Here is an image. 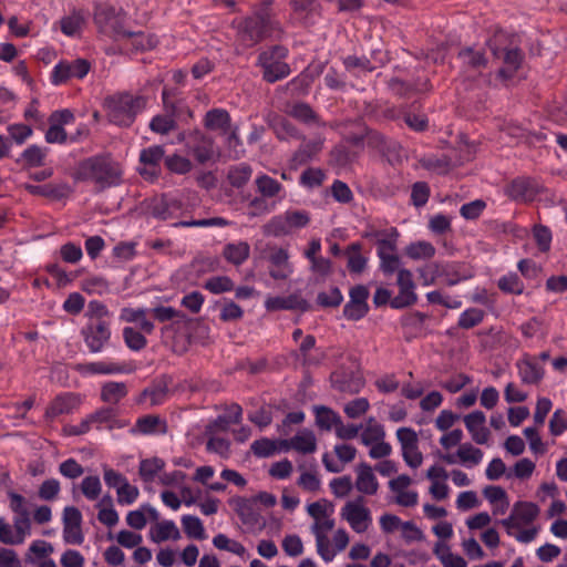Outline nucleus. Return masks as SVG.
Here are the masks:
<instances>
[{
    "mask_svg": "<svg viewBox=\"0 0 567 567\" xmlns=\"http://www.w3.org/2000/svg\"><path fill=\"white\" fill-rule=\"evenodd\" d=\"M539 513L540 508L537 504L518 501L512 506L509 515L498 523L509 537L518 543L529 544L537 538L540 532V527L536 524Z\"/></svg>",
    "mask_w": 567,
    "mask_h": 567,
    "instance_id": "nucleus-1",
    "label": "nucleus"
},
{
    "mask_svg": "<svg viewBox=\"0 0 567 567\" xmlns=\"http://www.w3.org/2000/svg\"><path fill=\"white\" fill-rule=\"evenodd\" d=\"M147 97L130 91L116 92L104 99L103 107L107 121L120 127H130L147 105Z\"/></svg>",
    "mask_w": 567,
    "mask_h": 567,
    "instance_id": "nucleus-2",
    "label": "nucleus"
},
{
    "mask_svg": "<svg viewBox=\"0 0 567 567\" xmlns=\"http://www.w3.org/2000/svg\"><path fill=\"white\" fill-rule=\"evenodd\" d=\"M122 172L109 156L95 155L81 161L73 178L78 182H93L100 189L116 186L121 182Z\"/></svg>",
    "mask_w": 567,
    "mask_h": 567,
    "instance_id": "nucleus-3",
    "label": "nucleus"
},
{
    "mask_svg": "<svg viewBox=\"0 0 567 567\" xmlns=\"http://www.w3.org/2000/svg\"><path fill=\"white\" fill-rule=\"evenodd\" d=\"M128 424V420L118 417L114 406L104 405L87 414L79 424L64 425L62 432L65 436H81L87 434L92 429L113 431L124 429Z\"/></svg>",
    "mask_w": 567,
    "mask_h": 567,
    "instance_id": "nucleus-4",
    "label": "nucleus"
},
{
    "mask_svg": "<svg viewBox=\"0 0 567 567\" xmlns=\"http://www.w3.org/2000/svg\"><path fill=\"white\" fill-rule=\"evenodd\" d=\"M307 512L313 520L310 528L315 536L316 545L322 547L323 537L334 527L333 505L326 499H320L309 504Z\"/></svg>",
    "mask_w": 567,
    "mask_h": 567,
    "instance_id": "nucleus-5",
    "label": "nucleus"
},
{
    "mask_svg": "<svg viewBox=\"0 0 567 567\" xmlns=\"http://www.w3.org/2000/svg\"><path fill=\"white\" fill-rule=\"evenodd\" d=\"M340 517L358 534L368 532L373 523L372 513L362 496L346 502L340 509Z\"/></svg>",
    "mask_w": 567,
    "mask_h": 567,
    "instance_id": "nucleus-6",
    "label": "nucleus"
},
{
    "mask_svg": "<svg viewBox=\"0 0 567 567\" xmlns=\"http://www.w3.org/2000/svg\"><path fill=\"white\" fill-rule=\"evenodd\" d=\"M93 19L99 31L114 40L125 33L124 18L113 6L96 4Z\"/></svg>",
    "mask_w": 567,
    "mask_h": 567,
    "instance_id": "nucleus-7",
    "label": "nucleus"
},
{
    "mask_svg": "<svg viewBox=\"0 0 567 567\" xmlns=\"http://www.w3.org/2000/svg\"><path fill=\"white\" fill-rule=\"evenodd\" d=\"M310 216L305 210H287L284 214L272 217L266 225V231L272 236H286L293 230L306 227Z\"/></svg>",
    "mask_w": 567,
    "mask_h": 567,
    "instance_id": "nucleus-8",
    "label": "nucleus"
},
{
    "mask_svg": "<svg viewBox=\"0 0 567 567\" xmlns=\"http://www.w3.org/2000/svg\"><path fill=\"white\" fill-rule=\"evenodd\" d=\"M286 55L287 50L284 47H274L260 54L259 64L264 70V78L268 82H276L289 74L290 69L284 62Z\"/></svg>",
    "mask_w": 567,
    "mask_h": 567,
    "instance_id": "nucleus-9",
    "label": "nucleus"
},
{
    "mask_svg": "<svg viewBox=\"0 0 567 567\" xmlns=\"http://www.w3.org/2000/svg\"><path fill=\"white\" fill-rule=\"evenodd\" d=\"M90 70L91 63L86 59L61 60L53 66L50 81L53 85H61L72 79L82 80Z\"/></svg>",
    "mask_w": 567,
    "mask_h": 567,
    "instance_id": "nucleus-10",
    "label": "nucleus"
},
{
    "mask_svg": "<svg viewBox=\"0 0 567 567\" xmlns=\"http://www.w3.org/2000/svg\"><path fill=\"white\" fill-rule=\"evenodd\" d=\"M396 437L401 445V454L411 468H417L423 463V454L419 449V437L416 432L410 427H400L396 431Z\"/></svg>",
    "mask_w": 567,
    "mask_h": 567,
    "instance_id": "nucleus-11",
    "label": "nucleus"
},
{
    "mask_svg": "<svg viewBox=\"0 0 567 567\" xmlns=\"http://www.w3.org/2000/svg\"><path fill=\"white\" fill-rule=\"evenodd\" d=\"M82 334L85 346L92 353L102 352L111 339L109 321H89L83 328Z\"/></svg>",
    "mask_w": 567,
    "mask_h": 567,
    "instance_id": "nucleus-12",
    "label": "nucleus"
},
{
    "mask_svg": "<svg viewBox=\"0 0 567 567\" xmlns=\"http://www.w3.org/2000/svg\"><path fill=\"white\" fill-rule=\"evenodd\" d=\"M396 285L399 288L398 295L392 298L391 307L394 309H402L414 305L417 300L415 293V282L413 274L409 269L399 270L396 275Z\"/></svg>",
    "mask_w": 567,
    "mask_h": 567,
    "instance_id": "nucleus-13",
    "label": "nucleus"
},
{
    "mask_svg": "<svg viewBox=\"0 0 567 567\" xmlns=\"http://www.w3.org/2000/svg\"><path fill=\"white\" fill-rule=\"evenodd\" d=\"M81 403L82 399L80 394L74 392H62L54 396L47 406L44 419L48 422H53L60 415L71 414L76 411Z\"/></svg>",
    "mask_w": 567,
    "mask_h": 567,
    "instance_id": "nucleus-14",
    "label": "nucleus"
},
{
    "mask_svg": "<svg viewBox=\"0 0 567 567\" xmlns=\"http://www.w3.org/2000/svg\"><path fill=\"white\" fill-rule=\"evenodd\" d=\"M73 369L83 378H91L95 375H115L126 372L125 364L113 361L112 359L76 363L74 364Z\"/></svg>",
    "mask_w": 567,
    "mask_h": 567,
    "instance_id": "nucleus-15",
    "label": "nucleus"
},
{
    "mask_svg": "<svg viewBox=\"0 0 567 567\" xmlns=\"http://www.w3.org/2000/svg\"><path fill=\"white\" fill-rule=\"evenodd\" d=\"M484 453L481 449L470 442L460 444L455 453H446L441 460L446 464H461L464 467L473 468L481 464Z\"/></svg>",
    "mask_w": 567,
    "mask_h": 567,
    "instance_id": "nucleus-16",
    "label": "nucleus"
},
{
    "mask_svg": "<svg viewBox=\"0 0 567 567\" xmlns=\"http://www.w3.org/2000/svg\"><path fill=\"white\" fill-rule=\"evenodd\" d=\"M377 244V255L398 252L399 231L395 227L378 229L373 226L367 228L363 235Z\"/></svg>",
    "mask_w": 567,
    "mask_h": 567,
    "instance_id": "nucleus-17",
    "label": "nucleus"
},
{
    "mask_svg": "<svg viewBox=\"0 0 567 567\" xmlns=\"http://www.w3.org/2000/svg\"><path fill=\"white\" fill-rule=\"evenodd\" d=\"M350 537L344 528H339L334 532L332 539L328 538V535L322 539V547L316 545L318 555L323 561L330 563L336 556L343 551L349 545Z\"/></svg>",
    "mask_w": 567,
    "mask_h": 567,
    "instance_id": "nucleus-18",
    "label": "nucleus"
},
{
    "mask_svg": "<svg viewBox=\"0 0 567 567\" xmlns=\"http://www.w3.org/2000/svg\"><path fill=\"white\" fill-rule=\"evenodd\" d=\"M189 153L199 164L214 162L218 155L214 141L210 136L196 133L188 142Z\"/></svg>",
    "mask_w": 567,
    "mask_h": 567,
    "instance_id": "nucleus-19",
    "label": "nucleus"
},
{
    "mask_svg": "<svg viewBox=\"0 0 567 567\" xmlns=\"http://www.w3.org/2000/svg\"><path fill=\"white\" fill-rule=\"evenodd\" d=\"M333 453L337 458L331 454L326 453L322 456V463L328 472L339 473L343 470L344 465L352 462L357 455V449L349 443L336 444Z\"/></svg>",
    "mask_w": 567,
    "mask_h": 567,
    "instance_id": "nucleus-20",
    "label": "nucleus"
},
{
    "mask_svg": "<svg viewBox=\"0 0 567 567\" xmlns=\"http://www.w3.org/2000/svg\"><path fill=\"white\" fill-rule=\"evenodd\" d=\"M412 478L405 474L389 482V488L395 496V503L400 506L412 507L417 504L419 494L416 491L410 489Z\"/></svg>",
    "mask_w": 567,
    "mask_h": 567,
    "instance_id": "nucleus-21",
    "label": "nucleus"
},
{
    "mask_svg": "<svg viewBox=\"0 0 567 567\" xmlns=\"http://www.w3.org/2000/svg\"><path fill=\"white\" fill-rule=\"evenodd\" d=\"M369 290L367 287L359 285L350 290V300L344 306L343 313L350 320H359L363 318L368 310Z\"/></svg>",
    "mask_w": 567,
    "mask_h": 567,
    "instance_id": "nucleus-22",
    "label": "nucleus"
},
{
    "mask_svg": "<svg viewBox=\"0 0 567 567\" xmlns=\"http://www.w3.org/2000/svg\"><path fill=\"white\" fill-rule=\"evenodd\" d=\"M166 432V420L155 414H146L137 417L135 424L128 430V433L132 436L162 435L165 434Z\"/></svg>",
    "mask_w": 567,
    "mask_h": 567,
    "instance_id": "nucleus-23",
    "label": "nucleus"
},
{
    "mask_svg": "<svg viewBox=\"0 0 567 567\" xmlns=\"http://www.w3.org/2000/svg\"><path fill=\"white\" fill-rule=\"evenodd\" d=\"M285 453L290 450L299 454H312L317 450V437L309 429L299 430L291 439L281 440Z\"/></svg>",
    "mask_w": 567,
    "mask_h": 567,
    "instance_id": "nucleus-24",
    "label": "nucleus"
},
{
    "mask_svg": "<svg viewBox=\"0 0 567 567\" xmlns=\"http://www.w3.org/2000/svg\"><path fill=\"white\" fill-rule=\"evenodd\" d=\"M464 425L472 440L480 445L487 444L491 432L486 426V416L482 411H474L463 417Z\"/></svg>",
    "mask_w": 567,
    "mask_h": 567,
    "instance_id": "nucleus-25",
    "label": "nucleus"
},
{
    "mask_svg": "<svg viewBox=\"0 0 567 567\" xmlns=\"http://www.w3.org/2000/svg\"><path fill=\"white\" fill-rule=\"evenodd\" d=\"M293 272L289 252L285 248H274L269 254V274L274 279H287Z\"/></svg>",
    "mask_w": 567,
    "mask_h": 567,
    "instance_id": "nucleus-26",
    "label": "nucleus"
},
{
    "mask_svg": "<svg viewBox=\"0 0 567 567\" xmlns=\"http://www.w3.org/2000/svg\"><path fill=\"white\" fill-rule=\"evenodd\" d=\"M25 190L33 196H41L52 200H61L71 193V187L66 182L47 183L43 185L25 184Z\"/></svg>",
    "mask_w": 567,
    "mask_h": 567,
    "instance_id": "nucleus-27",
    "label": "nucleus"
},
{
    "mask_svg": "<svg viewBox=\"0 0 567 567\" xmlns=\"http://www.w3.org/2000/svg\"><path fill=\"white\" fill-rule=\"evenodd\" d=\"M49 148L37 144H31L22 151L16 163L23 169L38 168L45 165Z\"/></svg>",
    "mask_w": 567,
    "mask_h": 567,
    "instance_id": "nucleus-28",
    "label": "nucleus"
},
{
    "mask_svg": "<svg viewBox=\"0 0 567 567\" xmlns=\"http://www.w3.org/2000/svg\"><path fill=\"white\" fill-rule=\"evenodd\" d=\"M354 487L363 495H375L379 489V482L373 468L367 463H360L355 467Z\"/></svg>",
    "mask_w": 567,
    "mask_h": 567,
    "instance_id": "nucleus-29",
    "label": "nucleus"
},
{
    "mask_svg": "<svg viewBox=\"0 0 567 567\" xmlns=\"http://www.w3.org/2000/svg\"><path fill=\"white\" fill-rule=\"evenodd\" d=\"M483 494L492 506L493 515H504L509 509V498L501 486H487Z\"/></svg>",
    "mask_w": 567,
    "mask_h": 567,
    "instance_id": "nucleus-30",
    "label": "nucleus"
},
{
    "mask_svg": "<svg viewBox=\"0 0 567 567\" xmlns=\"http://www.w3.org/2000/svg\"><path fill=\"white\" fill-rule=\"evenodd\" d=\"M127 394L126 383L107 381L101 386L100 399L103 403L113 406L118 404Z\"/></svg>",
    "mask_w": 567,
    "mask_h": 567,
    "instance_id": "nucleus-31",
    "label": "nucleus"
},
{
    "mask_svg": "<svg viewBox=\"0 0 567 567\" xmlns=\"http://www.w3.org/2000/svg\"><path fill=\"white\" fill-rule=\"evenodd\" d=\"M59 25L64 35L81 38L85 25V17L81 11L74 10L70 14L62 17L59 20Z\"/></svg>",
    "mask_w": 567,
    "mask_h": 567,
    "instance_id": "nucleus-32",
    "label": "nucleus"
},
{
    "mask_svg": "<svg viewBox=\"0 0 567 567\" xmlns=\"http://www.w3.org/2000/svg\"><path fill=\"white\" fill-rule=\"evenodd\" d=\"M120 40H126V44L131 45L136 52H143L156 47L157 40L154 35L143 31L132 32L125 29V33Z\"/></svg>",
    "mask_w": 567,
    "mask_h": 567,
    "instance_id": "nucleus-33",
    "label": "nucleus"
},
{
    "mask_svg": "<svg viewBox=\"0 0 567 567\" xmlns=\"http://www.w3.org/2000/svg\"><path fill=\"white\" fill-rule=\"evenodd\" d=\"M505 194L514 200L527 202L533 199L535 187L527 178H516L506 186Z\"/></svg>",
    "mask_w": 567,
    "mask_h": 567,
    "instance_id": "nucleus-34",
    "label": "nucleus"
},
{
    "mask_svg": "<svg viewBox=\"0 0 567 567\" xmlns=\"http://www.w3.org/2000/svg\"><path fill=\"white\" fill-rule=\"evenodd\" d=\"M204 125L210 131H217L221 134L228 133L230 127V116L226 110L213 109L204 117Z\"/></svg>",
    "mask_w": 567,
    "mask_h": 567,
    "instance_id": "nucleus-35",
    "label": "nucleus"
},
{
    "mask_svg": "<svg viewBox=\"0 0 567 567\" xmlns=\"http://www.w3.org/2000/svg\"><path fill=\"white\" fill-rule=\"evenodd\" d=\"M313 413L316 417V425L322 430V431H331L337 429L341 416L334 412L332 409L323 406V405H316L313 406Z\"/></svg>",
    "mask_w": 567,
    "mask_h": 567,
    "instance_id": "nucleus-36",
    "label": "nucleus"
},
{
    "mask_svg": "<svg viewBox=\"0 0 567 567\" xmlns=\"http://www.w3.org/2000/svg\"><path fill=\"white\" fill-rule=\"evenodd\" d=\"M433 551L443 567H467L466 560L462 556L452 553L445 542H437Z\"/></svg>",
    "mask_w": 567,
    "mask_h": 567,
    "instance_id": "nucleus-37",
    "label": "nucleus"
},
{
    "mask_svg": "<svg viewBox=\"0 0 567 567\" xmlns=\"http://www.w3.org/2000/svg\"><path fill=\"white\" fill-rule=\"evenodd\" d=\"M384 437V427L374 417H370L364 425H361L360 440L363 445L369 446Z\"/></svg>",
    "mask_w": 567,
    "mask_h": 567,
    "instance_id": "nucleus-38",
    "label": "nucleus"
},
{
    "mask_svg": "<svg viewBox=\"0 0 567 567\" xmlns=\"http://www.w3.org/2000/svg\"><path fill=\"white\" fill-rule=\"evenodd\" d=\"M361 250L360 243H352L344 251L348 258L347 266L351 274H361L367 267L368 258L362 255Z\"/></svg>",
    "mask_w": 567,
    "mask_h": 567,
    "instance_id": "nucleus-39",
    "label": "nucleus"
},
{
    "mask_svg": "<svg viewBox=\"0 0 567 567\" xmlns=\"http://www.w3.org/2000/svg\"><path fill=\"white\" fill-rule=\"evenodd\" d=\"M165 467V462L159 457L144 458L140 462L138 475L145 483H152Z\"/></svg>",
    "mask_w": 567,
    "mask_h": 567,
    "instance_id": "nucleus-40",
    "label": "nucleus"
},
{
    "mask_svg": "<svg viewBox=\"0 0 567 567\" xmlns=\"http://www.w3.org/2000/svg\"><path fill=\"white\" fill-rule=\"evenodd\" d=\"M435 251V247L430 241L425 240L413 241L404 249L405 256L413 260L431 259L434 257Z\"/></svg>",
    "mask_w": 567,
    "mask_h": 567,
    "instance_id": "nucleus-41",
    "label": "nucleus"
},
{
    "mask_svg": "<svg viewBox=\"0 0 567 567\" xmlns=\"http://www.w3.org/2000/svg\"><path fill=\"white\" fill-rule=\"evenodd\" d=\"M152 539L156 543H162L168 539L177 540L181 538V533L173 520H163L157 523L151 530Z\"/></svg>",
    "mask_w": 567,
    "mask_h": 567,
    "instance_id": "nucleus-42",
    "label": "nucleus"
},
{
    "mask_svg": "<svg viewBox=\"0 0 567 567\" xmlns=\"http://www.w3.org/2000/svg\"><path fill=\"white\" fill-rule=\"evenodd\" d=\"M152 315L155 320L159 322L172 321L175 324H186L189 319L183 312L173 307L158 306L152 310Z\"/></svg>",
    "mask_w": 567,
    "mask_h": 567,
    "instance_id": "nucleus-43",
    "label": "nucleus"
},
{
    "mask_svg": "<svg viewBox=\"0 0 567 567\" xmlns=\"http://www.w3.org/2000/svg\"><path fill=\"white\" fill-rule=\"evenodd\" d=\"M517 368L520 380L526 384H536L543 379V369L533 361H520L518 362Z\"/></svg>",
    "mask_w": 567,
    "mask_h": 567,
    "instance_id": "nucleus-44",
    "label": "nucleus"
},
{
    "mask_svg": "<svg viewBox=\"0 0 567 567\" xmlns=\"http://www.w3.org/2000/svg\"><path fill=\"white\" fill-rule=\"evenodd\" d=\"M281 440L260 439L256 440L251 450L259 457H269L275 454L285 453Z\"/></svg>",
    "mask_w": 567,
    "mask_h": 567,
    "instance_id": "nucleus-45",
    "label": "nucleus"
},
{
    "mask_svg": "<svg viewBox=\"0 0 567 567\" xmlns=\"http://www.w3.org/2000/svg\"><path fill=\"white\" fill-rule=\"evenodd\" d=\"M167 384L166 382H158L150 388H146L141 393L138 402H145L150 399L151 405L162 404L167 395Z\"/></svg>",
    "mask_w": 567,
    "mask_h": 567,
    "instance_id": "nucleus-46",
    "label": "nucleus"
},
{
    "mask_svg": "<svg viewBox=\"0 0 567 567\" xmlns=\"http://www.w3.org/2000/svg\"><path fill=\"white\" fill-rule=\"evenodd\" d=\"M223 255L227 261L234 265H240L248 257V244H227L224 248Z\"/></svg>",
    "mask_w": 567,
    "mask_h": 567,
    "instance_id": "nucleus-47",
    "label": "nucleus"
},
{
    "mask_svg": "<svg viewBox=\"0 0 567 567\" xmlns=\"http://www.w3.org/2000/svg\"><path fill=\"white\" fill-rule=\"evenodd\" d=\"M182 525L189 538L202 540L206 537L203 523L197 516L184 515L182 517Z\"/></svg>",
    "mask_w": 567,
    "mask_h": 567,
    "instance_id": "nucleus-48",
    "label": "nucleus"
},
{
    "mask_svg": "<svg viewBox=\"0 0 567 567\" xmlns=\"http://www.w3.org/2000/svg\"><path fill=\"white\" fill-rule=\"evenodd\" d=\"M123 340L128 349L136 352L143 350L147 344L145 336L133 327L123 329Z\"/></svg>",
    "mask_w": 567,
    "mask_h": 567,
    "instance_id": "nucleus-49",
    "label": "nucleus"
},
{
    "mask_svg": "<svg viewBox=\"0 0 567 567\" xmlns=\"http://www.w3.org/2000/svg\"><path fill=\"white\" fill-rule=\"evenodd\" d=\"M52 551L53 547L50 543L38 539L31 543L28 554L25 555V560L30 564H34L35 559L44 560Z\"/></svg>",
    "mask_w": 567,
    "mask_h": 567,
    "instance_id": "nucleus-50",
    "label": "nucleus"
},
{
    "mask_svg": "<svg viewBox=\"0 0 567 567\" xmlns=\"http://www.w3.org/2000/svg\"><path fill=\"white\" fill-rule=\"evenodd\" d=\"M68 141L70 143H75L79 140L76 135H71L69 137L62 126L55 123H50V126L45 132V142L50 144H65Z\"/></svg>",
    "mask_w": 567,
    "mask_h": 567,
    "instance_id": "nucleus-51",
    "label": "nucleus"
},
{
    "mask_svg": "<svg viewBox=\"0 0 567 567\" xmlns=\"http://www.w3.org/2000/svg\"><path fill=\"white\" fill-rule=\"evenodd\" d=\"M204 288L212 293L218 295L227 291H231L234 289L233 280L227 276H215L208 278Z\"/></svg>",
    "mask_w": 567,
    "mask_h": 567,
    "instance_id": "nucleus-52",
    "label": "nucleus"
},
{
    "mask_svg": "<svg viewBox=\"0 0 567 567\" xmlns=\"http://www.w3.org/2000/svg\"><path fill=\"white\" fill-rule=\"evenodd\" d=\"M12 528L18 539L21 538L22 544L31 533L30 512L14 514Z\"/></svg>",
    "mask_w": 567,
    "mask_h": 567,
    "instance_id": "nucleus-53",
    "label": "nucleus"
},
{
    "mask_svg": "<svg viewBox=\"0 0 567 567\" xmlns=\"http://www.w3.org/2000/svg\"><path fill=\"white\" fill-rule=\"evenodd\" d=\"M82 290L93 295H103L109 291L110 285L107 280L102 276H91L82 281Z\"/></svg>",
    "mask_w": 567,
    "mask_h": 567,
    "instance_id": "nucleus-54",
    "label": "nucleus"
},
{
    "mask_svg": "<svg viewBox=\"0 0 567 567\" xmlns=\"http://www.w3.org/2000/svg\"><path fill=\"white\" fill-rule=\"evenodd\" d=\"M300 305V300L296 296L288 297H270L265 301V306L270 311L295 309Z\"/></svg>",
    "mask_w": 567,
    "mask_h": 567,
    "instance_id": "nucleus-55",
    "label": "nucleus"
},
{
    "mask_svg": "<svg viewBox=\"0 0 567 567\" xmlns=\"http://www.w3.org/2000/svg\"><path fill=\"white\" fill-rule=\"evenodd\" d=\"M207 437L206 450L220 456L227 455L229 452V441L220 436L218 433L204 434Z\"/></svg>",
    "mask_w": 567,
    "mask_h": 567,
    "instance_id": "nucleus-56",
    "label": "nucleus"
},
{
    "mask_svg": "<svg viewBox=\"0 0 567 567\" xmlns=\"http://www.w3.org/2000/svg\"><path fill=\"white\" fill-rule=\"evenodd\" d=\"M378 257L380 259V265H379L380 270L385 276H391L394 272H396V275H398L399 270L403 269L401 267V259H400L398 252L378 255Z\"/></svg>",
    "mask_w": 567,
    "mask_h": 567,
    "instance_id": "nucleus-57",
    "label": "nucleus"
},
{
    "mask_svg": "<svg viewBox=\"0 0 567 567\" xmlns=\"http://www.w3.org/2000/svg\"><path fill=\"white\" fill-rule=\"evenodd\" d=\"M165 166L169 172L183 175L190 172L193 164L188 158L174 154L165 157Z\"/></svg>",
    "mask_w": 567,
    "mask_h": 567,
    "instance_id": "nucleus-58",
    "label": "nucleus"
},
{
    "mask_svg": "<svg viewBox=\"0 0 567 567\" xmlns=\"http://www.w3.org/2000/svg\"><path fill=\"white\" fill-rule=\"evenodd\" d=\"M226 152L227 156L233 159L239 158L245 153L244 143L239 140L235 130H229L226 133Z\"/></svg>",
    "mask_w": 567,
    "mask_h": 567,
    "instance_id": "nucleus-59",
    "label": "nucleus"
},
{
    "mask_svg": "<svg viewBox=\"0 0 567 567\" xmlns=\"http://www.w3.org/2000/svg\"><path fill=\"white\" fill-rule=\"evenodd\" d=\"M370 409V403L365 398H357L349 401L343 406V412L350 419H358L364 415Z\"/></svg>",
    "mask_w": 567,
    "mask_h": 567,
    "instance_id": "nucleus-60",
    "label": "nucleus"
},
{
    "mask_svg": "<svg viewBox=\"0 0 567 567\" xmlns=\"http://www.w3.org/2000/svg\"><path fill=\"white\" fill-rule=\"evenodd\" d=\"M175 127L176 123L172 115H155L150 122L151 131L158 134H168Z\"/></svg>",
    "mask_w": 567,
    "mask_h": 567,
    "instance_id": "nucleus-61",
    "label": "nucleus"
},
{
    "mask_svg": "<svg viewBox=\"0 0 567 567\" xmlns=\"http://www.w3.org/2000/svg\"><path fill=\"white\" fill-rule=\"evenodd\" d=\"M484 319V311L478 308H468L460 315L458 326L463 329H471L480 324Z\"/></svg>",
    "mask_w": 567,
    "mask_h": 567,
    "instance_id": "nucleus-62",
    "label": "nucleus"
},
{
    "mask_svg": "<svg viewBox=\"0 0 567 567\" xmlns=\"http://www.w3.org/2000/svg\"><path fill=\"white\" fill-rule=\"evenodd\" d=\"M102 485L97 476H86L81 483L82 494L90 501H95L101 494Z\"/></svg>",
    "mask_w": 567,
    "mask_h": 567,
    "instance_id": "nucleus-63",
    "label": "nucleus"
},
{
    "mask_svg": "<svg viewBox=\"0 0 567 567\" xmlns=\"http://www.w3.org/2000/svg\"><path fill=\"white\" fill-rule=\"evenodd\" d=\"M7 131L10 138L18 145H22L33 134L31 126L21 123L10 124Z\"/></svg>",
    "mask_w": 567,
    "mask_h": 567,
    "instance_id": "nucleus-64",
    "label": "nucleus"
}]
</instances>
